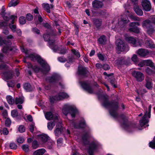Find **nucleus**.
Returning a JSON list of instances; mask_svg holds the SVG:
<instances>
[{
  "instance_id": "f257e3e1",
  "label": "nucleus",
  "mask_w": 155,
  "mask_h": 155,
  "mask_svg": "<svg viewBox=\"0 0 155 155\" xmlns=\"http://www.w3.org/2000/svg\"><path fill=\"white\" fill-rule=\"evenodd\" d=\"M21 49L22 52H24L27 55L28 58H30L31 60L34 61L37 60L41 65V68L37 66H35L32 68L35 72H41L43 74H45L50 70V68L49 65L40 56L35 54H30L28 55L29 52L28 50L25 49L23 47H21Z\"/></svg>"
},
{
  "instance_id": "f03ea898",
  "label": "nucleus",
  "mask_w": 155,
  "mask_h": 155,
  "mask_svg": "<svg viewBox=\"0 0 155 155\" xmlns=\"http://www.w3.org/2000/svg\"><path fill=\"white\" fill-rule=\"evenodd\" d=\"M55 33L52 31L50 34H45L44 35L43 37L45 40L48 42L49 47L54 52L61 54H64L65 53V50L63 49L58 48L55 45L54 43L55 40L53 39L55 35Z\"/></svg>"
},
{
  "instance_id": "7ed1b4c3",
  "label": "nucleus",
  "mask_w": 155,
  "mask_h": 155,
  "mask_svg": "<svg viewBox=\"0 0 155 155\" xmlns=\"http://www.w3.org/2000/svg\"><path fill=\"white\" fill-rule=\"evenodd\" d=\"M81 143L85 146L89 147L88 152L89 155H93V153L99 146V143L97 141L93 142L90 144H89V141L87 140V134L84 135L82 138V140Z\"/></svg>"
},
{
  "instance_id": "20e7f679",
  "label": "nucleus",
  "mask_w": 155,
  "mask_h": 155,
  "mask_svg": "<svg viewBox=\"0 0 155 155\" xmlns=\"http://www.w3.org/2000/svg\"><path fill=\"white\" fill-rule=\"evenodd\" d=\"M102 104L105 107L109 108V113L111 116L114 118L117 117V110L118 107L117 102L110 103L107 100H106Z\"/></svg>"
},
{
  "instance_id": "39448f33",
  "label": "nucleus",
  "mask_w": 155,
  "mask_h": 155,
  "mask_svg": "<svg viewBox=\"0 0 155 155\" xmlns=\"http://www.w3.org/2000/svg\"><path fill=\"white\" fill-rule=\"evenodd\" d=\"M62 112L66 115L69 113H70L72 117H74L76 114L78 113V110L76 107L73 105L70 104H66L64 105L62 110Z\"/></svg>"
},
{
  "instance_id": "423d86ee",
  "label": "nucleus",
  "mask_w": 155,
  "mask_h": 155,
  "mask_svg": "<svg viewBox=\"0 0 155 155\" xmlns=\"http://www.w3.org/2000/svg\"><path fill=\"white\" fill-rule=\"evenodd\" d=\"M129 22V20L128 19L127 15L125 14L122 15L119 19V21L115 26V30H118L119 28L120 29H124Z\"/></svg>"
},
{
  "instance_id": "0eeeda50",
  "label": "nucleus",
  "mask_w": 155,
  "mask_h": 155,
  "mask_svg": "<svg viewBox=\"0 0 155 155\" xmlns=\"http://www.w3.org/2000/svg\"><path fill=\"white\" fill-rule=\"evenodd\" d=\"M151 21L149 20L143 21L142 23V26L146 31L147 33L151 35L154 32L155 29L151 25Z\"/></svg>"
},
{
  "instance_id": "6e6552de",
  "label": "nucleus",
  "mask_w": 155,
  "mask_h": 155,
  "mask_svg": "<svg viewBox=\"0 0 155 155\" xmlns=\"http://www.w3.org/2000/svg\"><path fill=\"white\" fill-rule=\"evenodd\" d=\"M11 43L10 42H6L4 41L0 37V46H3L2 51L3 52L7 53L9 51H12L15 48H12V47L10 46L11 45Z\"/></svg>"
},
{
  "instance_id": "1a4fd4ad",
  "label": "nucleus",
  "mask_w": 155,
  "mask_h": 155,
  "mask_svg": "<svg viewBox=\"0 0 155 155\" xmlns=\"http://www.w3.org/2000/svg\"><path fill=\"white\" fill-rule=\"evenodd\" d=\"M117 48L116 50L118 53L121 51H127L128 50V47L126 45L122 40L118 39L116 41Z\"/></svg>"
},
{
  "instance_id": "9d476101",
  "label": "nucleus",
  "mask_w": 155,
  "mask_h": 155,
  "mask_svg": "<svg viewBox=\"0 0 155 155\" xmlns=\"http://www.w3.org/2000/svg\"><path fill=\"white\" fill-rule=\"evenodd\" d=\"M151 108V105H150L148 107V112L147 111H146L142 119L140 120V124L141 126H144L148 122V118L150 117Z\"/></svg>"
},
{
  "instance_id": "9b49d317",
  "label": "nucleus",
  "mask_w": 155,
  "mask_h": 155,
  "mask_svg": "<svg viewBox=\"0 0 155 155\" xmlns=\"http://www.w3.org/2000/svg\"><path fill=\"white\" fill-rule=\"evenodd\" d=\"M69 97L67 93L64 92H60L56 96L50 97L49 100L51 103H53L56 101H59L64 98H67Z\"/></svg>"
},
{
  "instance_id": "f8f14e48",
  "label": "nucleus",
  "mask_w": 155,
  "mask_h": 155,
  "mask_svg": "<svg viewBox=\"0 0 155 155\" xmlns=\"http://www.w3.org/2000/svg\"><path fill=\"white\" fill-rule=\"evenodd\" d=\"M136 53L141 57L149 56L155 54V52L150 51L148 50L142 48L139 49L137 51Z\"/></svg>"
},
{
  "instance_id": "ddd939ff",
  "label": "nucleus",
  "mask_w": 155,
  "mask_h": 155,
  "mask_svg": "<svg viewBox=\"0 0 155 155\" xmlns=\"http://www.w3.org/2000/svg\"><path fill=\"white\" fill-rule=\"evenodd\" d=\"M60 79V77L58 74H54L51 77L48 78L47 80L51 83L59 82V85L61 86L62 88H63V84L59 82Z\"/></svg>"
},
{
  "instance_id": "4468645a",
  "label": "nucleus",
  "mask_w": 155,
  "mask_h": 155,
  "mask_svg": "<svg viewBox=\"0 0 155 155\" xmlns=\"http://www.w3.org/2000/svg\"><path fill=\"white\" fill-rule=\"evenodd\" d=\"M132 74L138 81H141L144 79V76L143 74L140 72L134 71L132 72Z\"/></svg>"
},
{
  "instance_id": "2eb2a0df",
  "label": "nucleus",
  "mask_w": 155,
  "mask_h": 155,
  "mask_svg": "<svg viewBox=\"0 0 155 155\" xmlns=\"http://www.w3.org/2000/svg\"><path fill=\"white\" fill-rule=\"evenodd\" d=\"M141 4L144 10L146 11L150 10L151 8V5L149 0H142Z\"/></svg>"
},
{
  "instance_id": "dca6fc26",
  "label": "nucleus",
  "mask_w": 155,
  "mask_h": 155,
  "mask_svg": "<svg viewBox=\"0 0 155 155\" xmlns=\"http://www.w3.org/2000/svg\"><path fill=\"white\" fill-rule=\"evenodd\" d=\"M80 84L82 87L88 92L90 93H93L92 89L87 83L85 82H80Z\"/></svg>"
},
{
  "instance_id": "f3484780",
  "label": "nucleus",
  "mask_w": 155,
  "mask_h": 155,
  "mask_svg": "<svg viewBox=\"0 0 155 155\" xmlns=\"http://www.w3.org/2000/svg\"><path fill=\"white\" fill-rule=\"evenodd\" d=\"M45 116L46 119L48 120H50L53 118L54 120L57 121L58 120V115L56 114L53 116L51 112H47L46 113Z\"/></svg>"
},
{
  "instance_id": "a211bd4d",
  "label": "nucleus",
  "mask_w": 155,
  "mask_h": 155,
  "mask_svg": "<svg viewBox=\"0 0 155 155\" xmlns=\"http://www.w3.org/2000/svg\"><path fill=\"white\" fill-rule=\"evenodd\" d=\"M71 126L75 128H79L84 127L85 126V123L84 120H83L81 122L79 125H76L75 124V122L74 121H71Z\"/></svg>"
},
{
  "instance_id": "6ab92c4d",
  "label": "nucleus",
  "mask_w": 155,
  "mask_h": 155,
  "mask_svg": "<svg viewBox=\"0 0 155 155\" xmlns=\"http://www.w3.org/2000/svg\"><path fill=\"white\" fill-rule=\"evenodd\" d=\"M125 39L127 41L131 44L133 47H136L138 45L137 44L136 39L132 37H126Z\"/></svg>"
},
{
  "instance_id": "aec40b11",
  "label": "nucleus",
  "mask_w": 155,
  "mask_h": 155,
  "mask_svg": "<svg viewBox=\"0 0 155 155\" xmlns=\"http://www.w3.org/2000/svg\"><path fill=\"white\" fill-rule=\"evenodd\" d=\"M145 81H146V87L148 89H151L153 86L151 79L149 77H147L145 78Z\"/></svg>"
},
{
  "instance_id": "412c9836",
  "label": "nucleus",
  "mask_w": 155,
  "mask_h": 155,
  "mask_svg": "<svg viewBox=\"0 0 155 155\" xmlns=\"http://www.w3.org/2000/svg\"><path fill=\"white\" fill-rule=\"evenodd\" d=\"M4 79L5 80L11 79L13 76V74L11 71L4 72L2 75Z\"/></svg>"
},
{
  "instance_id": "4be33fe9",
  "label": "nucleus",
  "mask_w": 155,
  "mask_h": 155,
  "mask_svg": "<svg viewBox=\"0 0 155 155\" xmlns=\"http://www.w3.org/2000/svg\"><path fill=\"white\" fill-rule=\"evenodd\" d=\"M92 5L93 7L94 8H100L103 6L102 2L96 0L92 2Z\"/></svg>"
},
{
  "instance_id": "5701e85b",
  "label": "nucleus",
  "mask_w": 155,
  "mask_h": 155,
  "mask_svg": "<svg viewBox=\"0 0 155 155\" xmlns=\"http://www.w3.org/2000/svg\"><path fill=\"white\" fill-rule=\"evenodd\" d=\"M134 10L136 14L139 16L143 15V13L141 7L138 5H135L134 6Z\"/></svg>"
},
{
  "instance_id": "b1692460",
  "label": "nucleus",
  "mask_w": 155,
  "mask_h": 155,
  "mask_svg": "<svg viewBox=\"0 0 155 155\" xmlns=\"http://www.w3.org/2000/svg\"><path fill=\"white\" fill-rule=\"evenodd\" d=\"M78 72L79 74L85 75L88 73V71L86 68L82 66H79Z\"/></svg>"
},
{
  "instance_id": "393cba45",
  "label": "nucleus",
  "mask_w": 155,
  "mask_h": 155,
  "mask_svg": "<svg viewBox=\"0 0 155 155\" xmlns=\"http://www.w3.org/2000/svg\"><path fill=\"white\" fill-rule=\"evenodd\" d=\"M147 67L145 69V71L147 74L149 75H153L155 74V66L152 67Z\"/></svg>"
},
{
  "instance_id": "a878e982",
  "label": "nucleus",
  "mask_w": 155,
  "mask_h": 155,
  "mask_svg": "<svg viewBox=\"0 0 155 155\" xmlns=\"http://www.w3.org/2000/svg\"><path fill=\"white\" fill-rule=\"evenodd\" d=\"M39 137L43 143L45 144L50 139L48 137L46 134L40 135Z\"/></svg>"
},
{
  "instance_id": "bb28decb",
  "label": "nucleus",
  "mask_w": 155,
  "mask_h": 155,
  "mask_svg": "<svg viewBox=\"0 0 155 155\" xmlns=\"http://www.w3.org/2000/svg\"><path fill=\"white\" fill-rule=\"evenodd\" d=\"M145 46L147 48H154L155 47V45L152 41L150 39L147 40L145 43Z\"/></svg>"
},
{
  "instance_id": "cd10ccee",
  "label": "nucleus",
  "mask_w": 155,
  "mask_h": 155,
  "mask_svg": "<svg viewBox=\"0 0 155 155\" xmlns=\"http://www.w3.org/2000/svg\"><path fill=\"white\" fill-rule=\"evenodd\" d=\"M54 142L51 140L49 139L45 143L46 146L49 149H52L54 145Z\"/></svg>"
},
{
  "instance_id": "c85d7f7f",
  "label": "nucleus",
  "mask_w": 155,
  "mask_h": 155,
  "mask_svg": "<svg viewBox=\"0 0 155 155\" xmlns=\"http://www.w3.org/2000/svg\"><path fill=\"white\" fill-rule=\"evenodd\" d=\"M45 150L44 149H38L35 151L33 153V155H42L45 152Z\"/></svg>"
},
{
  "instance_id": "c756f323",
  "label": "nucleus",
  "mask_w": 155,
  "mask_h": 155,
  "mask_svg": "<svg viewBox=\"0 0 155 155\" xmlns=\"http://www.w3.org/2000/svg\"><path fill=\"white\" fill-rule=\"evenodd\" d=\"M144 60L145 65L146 66H149L150 67L155 66V65H154L152 60Z\"/></svg>"
},
{
  "instance_id": "7c9ffc66",
  "label": "nucleus",
  "mask_w": 155,
  "mask_h": 155,
  "mask_svg": "<svg viewBox=\"0 0 155 155\" xmlns=\"http://www.w3.org/2000/svg\"><path fill=\"white\" fill-rule=\"evenodd\" d=\"M5 9L3 7H2V12L1 13V15L3 16V19L6 21H8L9 20V18L7 15V14L5 13Z\"/></svg>"
},
{
  "instance_id": "2f4dec72",
  "label": "nucleus",
  "mask_w": 155,
  "mask_h": 155,
  "mask_svg": "<svg viewBox=\"0 0 155 155\" xmlns=\"http://www.w3.org/2000/svg\"><path fill=\"white\" fill-rule=\"evenodd\" d=\"M98 42L99 44L102 45L105 44L106 41V39L105 36L102 35L98 39Z\"/></svg>"
},
{
  "instance_id": "473e14b6",
  "label": "nucleus",
  "mask_w": 155,
  "mask_h": 155,
  "mask_svg": "<svg viewBox=\"0 0 155 155\" xmlns=\"http://www.w3.org/2000/svg\"><path fill=\"white\" fill-rule=\"evenodd\" d=\"M7 102L10 104H14L15 101L14 99L11 96L8 95L6 97Z\"/></svg>"
},
{
  "instance_id": "72a5a7b5",
  "label": "nucleus",
  "mask_w": 155,
  "mask_h": 155,
  "mask_svg": "<svg viewBox=\"0 0 155 155\" xmlns=\"http://www.w3.org/2000/svg\"><path fill=\"white\" fill-rule=\"evenodd\" d=\"M24 101V97H16L15 99V103L16 104H22Z\"/></svg>"
},
{
  "instance_id": "f704fd0d",
  "label": "nucleus",
  "mask_w": 155,
  "mask_h": 155,
  "mask_svg": "<svg viewBox=\"0 0 155 155\" xmlns=\"http://www.w3.org/2000/svg\"><path fill=\"white\" fill-rule=\"evenodd\" d=\"M131 28L129 29V30L130 31L136 33H138L140 32L139 29L137 27H131Z\"/></svg>"
},
{
  "instance_id": "c9c22d12",
  "label": "nucleus",
  "mask_w": 155,
  "mask_h": 155,
  "mask_svg": "<svg viewBox=\"0 0 155 155\" xmlns=\"http://www.w3.org/2000/svg\"><path fill=\"white\" fill-rule=\"evenodd\" d=\"M57 121L58 120L55 121L54 120V122H50L48 123V129L50 130H52L53 127L55 125L54 122H57Z\"/></svg>"
},
{
  "instance_id": "e433bc0d",
  "label": "nucleus",
  "mask_w": 155,
  "mask_h": 155,
  "mask_svg": "<svg viewBox=\"0 0 155 155\" xmlns=\"http://www.w3.org/2000/svg\"><path fill=\"white\" fill-rule=\"evenodd\" d=\"M29 146L27 144H23L21 146L23 150L26 153L28 152L29 151Z\"/></svg>"
},
{
  "instance_id": "4c0bfd02",
  "label": "nucleus",
  "mask_w": 155,
  "mask_h": 155,
  "mask_svg": "<svg viewBox=\"0 0 155 155\" xmlns=\"http://www.w3.org/2000/svg\"><path fill=\"white\" fill-rule=\"evenodd\" d=\"M24 88L27 91H31V85L29 83L25 84L24 85Z\"/></svg>"
},
{
  "instance_id": "58836bf2",
  "label": "nucleus",
  "mask_w": 155,
  "mask_h": 155,
  "mask_svg": "<svg viewBox=\"0 0 155 155\" xmlns=\"http://www.w3.org/2000/svg\"><path fill=\"white\" fill-rule=\"evenodd\" d=\"M126 14L127 15L133 20H139L138 18L136 16H134L132 14H130L129 12L128 11L126 12Z\"/></svg>"
},
{
  "instance_id": "ea45409f",
  "label": "nucleus",
  "mask_w": 155,
  "mask_h": 155,
  "mask_svg": "<svg viewBox=\"0 0 155 155\" xmlns=\"http://www.w3.org/2000/svg\"><path fill=\"white\" fill-rule=\"evenodd\" d=\"M19 3L18 0H12L11 1L9 4V7L15 6L16 5Z\"/></svg>"
},
{
  "instance_id": "a19ab883",
  "label": "nucleus",
  "mask_w": 155,
  "mask_h": 155,
  "mask_svg": "<svg viewBox=\"0 0 155 155\" xmlns=\"http://www.w3.org/2000/svg\"><path fill=\"white\" fill-rule=\"evenodd\" d=\"M94 24L95 26L99 28L100 27L101 24V21L100 20L95 19L94 20Z\"/></svg>"
},
{
  "instance_id": "79ce46f5",
  "label": "nucleus",
  "mask_w": 155,
  "mask_h": 155,
  "mask_svg": "<svg viewBox=\"0 0 155 155\" xmlns=\"http://www.w3.org/2000/svg\"><path fill=\"white\" fill-rule=\"evenodd\" d=\"M43 6L44 8L46 10V11L48 13L50 12V8L49 5L48 4H44L43 5Z\"/></svg>"
},
{
  "instance_id": "37998d69",
  "label": "nucleus",
  "mask_w": 155,
  "mask_h": 155,
  "mask_svg": "<svg viewBox=\"0 0 155 155\" xmlns=\"http://www.w3.org/2000/svg\"><path fill=\"white\" fill-rule=\"evenodd\" d=\"M19 23L21 25L24 24L26 22V20L25 17L21 16L19 18Z\"/></svg>"
},
{
  "instance_id": "c03bdc74",
  "label": "nucleus",
  "mask_w": 155,
  "mask_h": 155,
  "mask_svg": "<svg viewBox=\"0 0 155 155\" xmlns=\"http://www.w3.org/2000/svg\"><path fill=\"white\" fill-rule=\"evenodd\" d=\"M149 147L155 149V136L152 141L149 143Z\"/></svg>"
},
{
  "instance_id": "a18cd8bd",
  "label": "nucleus",
  "mask_w": 155,
  "mask_h": 155,
  "mask_svg": "<svg viewBox=\"0 0 155 155\" xmlns=\"http://www.w3.org/2000/svg\"><path fill=\"white\" fill-rule=\"evenodd\" d=\"M132 61L135 63H137L138 61V58L137 55L135 54H134L132 56L131 58Z\"/></svg>"
},
{
  "instance_id": "49530a36",
  "label": "nucleus",
  "mask_w": 155,
  "mask_h": 155,
  "mask_svg": "<svg viewBox=\"0 0 155 155\" xmlns=\"http://www.w3.org/2000/svg\"><path fill=\"white\" fill-rule=\"evenodd\" d=\"M110 79V82L112 85L115 88L117 87V86L115 84V79L112 77H111Z\"/></svg>"
},
{
  "instance_id": "de8ad7c7",
  "label": "nucleus",
  "mask_w": 155,
  "mask_h": 155,
  "mask_svg": "<svg viewBox=\"0 0 155 155\" xmlns=\"http://www.w3.org/2000/svg\"><path fill=\"white\" fill-rule=\"evenodd\" d=\"M32 147L33 149H35L39 147V144L37 141L34 140L33 142Z\"/></svg>"
},
{
  "instance_id": "09e8293b",
  "label": "nucleus",
  "mask_w": 155,
  "mask_h": 155,
  "mask_svg": "<svg viewBox=\"0 0 155 155\" xmlns=\"http://www.w3.org/2000/svg\"><path fill=\"white\" fill-rule=\"evenodd\" d=\"M18 112L16 110H13L11 111L12 116L13 117H16L18 116Z\"/></svg>"
},
{
  "instance_id": "8fccbe9b",
  "label": "nucleus",
  "mask_w": 155,
  "mask_h": 155,
  "mask_svg": "<svg viewBox=\"0 0 155 155\" xmlns=\"http://www.w3.org/2000/svg\"><path fill=\"white\" fill-rule=\"evenodd\" d=\"M9 27L13 32H16L17 29L16 28V26L15 25L10 24L9 25Z\"/></svg>"
},
{
  "instance_id": "3c124183",
  "label": "nucleus",
  "mask_w": 155,
  "mask_h": 155,
  "mask_svg": "<svg viewBox=\"0 0 155 155\" xmlns=\"http://www.w3.org/2000/svg\"><path fill=\"white\" fill-rule=\"evenodd\" d=\"M11 121L10 119L8 118H7L5 121V125L6 127H9L11 125Z\"/></svg>"
},
{
  "instance_id": "603ef678",
  "label": "nucleus",
  "mask_w": 155,
  "mask_h": 155,
  "mask_svg": "<svg viewBox=\"0 0 155 155\" xmlns=\"http://www.w3.org/2000/svg\"><path fill=\"white\" fill-rule=\"evenodd\" d=\"M72 53L78 58H79L80 57V54L78 51H76L75 49H72Z\"/></svg>"
},
{
  "instance_id": "864d4df0",
  "label": "nucleus",
  "mask_w": 155,
  "mask_h": 155,
  "mask_svg": "<svg viewBox=\"0 0 155 155\" xmlns=\"http://www.w3.org/2000/svg\"><path fill=\"white\" fill-rule=\"evenodd\" d=\"M24 140H25L24 138L21 137H18L17 139V142L20 143H23L24 142Z\"/></svg>"
},
{
  "instance_id": "5fc2aeb1",
  "label": "nucleus",
  "mask_w": 155,
  "mask_h": 155,
  "mask_svg": "<svg viewBox=\"0 0 155 155\" xmlns=\"http://www.w3.org/2000/svg\"><path fill=\"white\" fill-rule=\"evenodd\" d=\"M54 132L56 136H58L61 133V129L58 128H57L54 131Z\"/></svg>"
},
{
  "instance_id": "6e6d98bb",
  "label": "nucleus",
  "mask_w": 155,
  "mask_h": 155,
  "mask_svg": "<svg viewBox=\"0 0 155 155\" xmlns=\"http://www.w3.org/2000/svg\"><path fill=\"white\" fill-rule=\"evenodd\" d=\"M9 147L11 149H16L17 148L16 144L14 143H10Z\"/></svg>"
},
{
  "instance_id": "4d7b16f0",
  "label": "nucleus",
  "mask_w": 155,
  "mask_h": 155,
  "mask_svg": "<svg viewBox=\"0 0 155 155\" xmlns=\"http://www.w3.org/2000/svg\"><path fill=\"white\" fill-rule=\"evenodd\" d=\"M2 114L3 117L6 118L8 116V113L7 111L5 110L2 111Z\"/></svg>"
},
{
  "instance_id": "13d9d810",
  "label": "nucleus",
  "mask_w": 155,
  "mask_h": 155,
  "mask_svg": "<svg viewBox=\"0 0 155 155\" xmlns=\"http://www.w3.org/2000/svg\"><path fill=\"white\" fill-rule=\"evenodd\" d=\"M18 130L21 133L25 131V128L23 126L21 125L18 128Z\"/></svg>"
},
{
  "instance_id": "bf43d9fd",
  "label": "nucleus",
  "mask_w": 155,
  "mask_h": 155,
  "mask_svg": "<svg viewBox=\"0 0 155 155\" xmlns=\"http://www.w3.org/2000/svg\"><path fill=\"white\" fill-rule=\"evenodd\" d=\"M98 57L99 60L101 61H104L105 58V56L102 54H98Z\"/></svg>"
},
{
  "instance_id": "052dcab7",
  "label": "nucleus",
  "mask_w": 155,
  "mask_h": 155,
  "mask_svg": "<svg viewBox=\"0 0 155 155\" xmlns=\"http://www.w3.org/2000/svg\"><path fill=\"white\" fill-rule=\"evenodd\" d=\"M139 25L140 24L138 22H133L130 23L129 26L130 27H134L136 25L139 26Z\"/></svg>"
},
{
  "instance_id": "680f3d73",
  "label": "nucleus",
  "mask_w": 155,
  "mask_h": 155,
  "mask_svg": "<svg viewBox=\"0 0 155 155\" xmlns=\"http://www.w3.org/2000/svg\"><path fill=\"white\" fill-rule=\"evenodd\" d=\"M58 60L59 61L61 62H64L66 61V59L63 57H58Z\"/></svg>"
},
{
  "instance_id": "e2e57ef3",
  "label": "nucleus",
  "mask_w": 155,
  "mask_h": 155,
  "mask_svg": "<svg viewBox=\"0 0 155 155\" xmlns=\"http://www.w3.org/2000/svg\"><path fill=\"white\" fill-rule=\"evenodd\" d=\"M26 18L28 21H31L33 19V16L31 14H28L26 15Z\"/></svg>"
},
{
  "instance_id": "0e129e2a",
  "label": "nucleus",
  "mask_w": 155,
  "mask_h": 155,
  "mask_svg": "<svg viewBox=\"0 0 155 155\" xmlns=\"http://www.w3.org/2000/svg\"><path fill=\"white\" fill-rule=\"evenodd\" d=\"M8 86L9 87H14L15 84L12 81H9L7 83Z\"/></svg>"
},
{
  "instance_id": "69168bd1",
  "label": "nucleus",
  "mask_w": 155,
  "mask_h": 155,
  "mask_svg": "<svg viewBox=\"0 0 155 155\" xmlns=\"http://www.w3.org/2000/svg\"><path fill=\"white\" fill-rule=\"evenodd\" d=\"M2 132L3 134L7 135L9 133V131L8 130L7 128H4L3 129Z\"/></svg>"
},
{
  "instance_id": "338daca9",
  "label": "nucleus",
  "mask_w": 155,
  "mask_h": 155,
  "mask_svg": "<svg viewBox=\"0 0 155 155\" xmlns=\"http://www.w3.org/2000/svg\"><path fill=\"white\" fill-rule=\"evenodd\" d=\"M8 67L4 64H0V70L7 69Z\"/></svg>"
},
{
  "instance_id": "774afa93",
  "label": "nucleus",
  "mask_w": 155,
  "mask_h": 155,
  "mask_svg": "<svg viewBox=\"0 0 155 155\" xmlns=\"http://www.w3.org/2000/svg\"><path fill=\"white\" fill-rule=\"evenodd\" d=\"M34 127L35 125L34 124L32 123L31 125H30L29 128L30 131L31 132H33Z\"/></svg>"
}]
</instances>
